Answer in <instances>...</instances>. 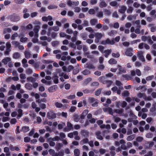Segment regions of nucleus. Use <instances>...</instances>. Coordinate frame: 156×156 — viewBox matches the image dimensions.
Wrapping results in <instances>:
<instances>
[{"mask_svg":"<svg viewBox=\"0 0 156 156\" xmlns=\"http://www.w3.org/2000/svg\"><path fill=\"white\" fill-rule=\"evenodd\" d=\"M79 2L78 1L74 2L70 0H68L67 2V4L69 6L71 7L73 5L77 6L79 4Z\"/></svg>","mask_w":156,"mask_h":156,"instance_id":"nucleus-5","label":"nucleus"},{"mask_svg":"<svg viewBox=\"0 0 156 156\" xmlns=\"http://www.w3.org/2000/svg\"><path fill=\"white\" fill-rule=\"evenodd\" d=\"M40 39L42 41H45L47 40L49 42L51 41L50 39H49V38H48L46 36H43L41 37H40Z\"/></svg>","mask_w":156,"mask_h":156,"instance_id":"nucleus-36","label":"nucleus"},{"mask_svg":"<svg viewBox=\"0 0 156 156\" xmlns=\"http://www.w3.org/2000/svg\"><path fill=\"white\" fill-rule=\"evenodd\" d=\"M74 154L75 156H79L80 154V150L78 149H76L74 150Z\"/></svg>","mask_w":156,"mask_h":156,"instance_id":"nucleus-32","label":"nucleus"},{"mask_svg":"<svg viewBox=\"0 0 156 156\" xmlns=\"http://www.w3.org/2000/svg\"><path fill=\"white\" fill-rule=\"evenodd\" d=\"M19 113L18 115L17 116V118L19 119L22 115L23 111L20 109H19L18 111Z\"/></svg>","mask_w":156,"mask_h":156,"instance_id":"nucleus-31","label":"nucleus"},{"mask_svg":"<svg viewBox=\"0 0 156 156\" xmlns=\"http://www.w3.org/2000/svg\"><path fill=\"white\" fill-rule=\"evenodd\" d=\"M114 112L118 114H121L123 112V109H117L114 110Z\"/></svg>","mask_w":156,"mask_h":156,"instance_id":"nucleus-46","label":"nucleus"},{"mask_svg":"<svg viewBox=\"0 0 156 156\" xmlns=\"http://www.w3.org/2000/svg\"><path fill=\"white\" fill-rule=\"evenodd\" d=\"M82 39L84 40H87V37L85 33H82L80 35Z\"/></svg>","mask_w":156,"mask_h":156,"instance_id":"nucleus-51","label":"nucleus"},{"mask_svg":"<svg viewBox=\"0 0 156 156\" xmlns=\"http://www.w3.org/2000/svg\"><path fill=\"white\" fill-rule=\"evenodd\" d=\"M19 37H21L20 39V41L21 42H24L26 41L27 40V38L26 37H21V35H19Z\"/></svg>","mask_w":156,"mask_h":156,"instance_id":"nucleus-48","label":"nucleus"},{"mask_svg":"<svg viewBox=\"0 0 156 156\" xmlns=\"http://www.w3.org/2000/svg\"><path fill=\"white\" fill-rule=\"evenodd\" d=\"M11 61V58L9 57H6L4 58L2 60V62L5 65H6L8 62H9Z\"/></svg>","mask_w":156,"mask_h":156,"instance_id":"nucleus-12","label":"nucleus"},{"mask_svg":"<svg viewBox=\"0 0 156 156\" xmlns=\"http://www.w3.org/2000/svg\"><path fill=\"white\" fill-rule=\"evenodd\" d=\"M59 135L60 136V137H59V139L60 140H62L64 138H65L66 137V135L64 133L61 132L60 133Z\"/></svg>","mask_w":156,"mask_h":156,"instance_id":"nucleus-41","label":"nucleus"},{"mask_svg":"<svg viewBox=\"0 0 156 156\" xmlns=\"http://www.w3.org/2000/svg\"><path fill=\"white\" fill-rule=\"evenodd\" d=\"M41 82L44 83H45L47 85H50L51 84V81H47L45 79H43L41 80Z\"/></svg>","mask_w":156,"mask_h":156,"instance_id":"nucleus-19","label":"nucleus"},{"mask_svg":"<svg viewBox=\"0 0 156 156\" xmlns=\"http://www.w3.org/2000/svg\"><path fill=\"white\" fill-rule=\"evenodd\" d=\"M59 156H63L64 155V152L63 150H62L58 152Z\"/></svg>","mask_w":156,"mask_h":156,"instance_id":"nucleus-63","label":"nucleus"},{"mask_svg":"<svg viewBox=\"0 0 156 156\" xmlns=\"http://www.w3.org/2000/svg\"><path fill=\"white\" fill-rule=\"evenodd\" d=\"M47 117L49 119H54L56 118V114L52 111H50L47 113Z\"/></svg>","mask_w":156,"mask_h":156,"instance_id":"nucleus-2","label":"nucleus"},{"mask_svg":"<svg viewBox=\"0 0 156 156\" xmlns=\"http://www.w3.org/2000/svg\"><path fill=\"white\" fill-rule=\"evenodd\" d=\"M27 81H30L32 83H34L36 81L35 79L32 77H27Z\"/></svg>","mask_w":156,"mask_h":156,"instance_id":"nucleus-39","label":"nucleus"},{"mask_svg":"<svg viewBox=\"0 0 156 156\" xmlns=\"http://www.w3.org/2000/svg\"><path fill=\"white\" fill-rule=\"evenodd\" d=\"M101 132L99 131H98L96 132V135L97 136V138L98 139L102 140L103 139V137L101 135Z\"/></svg>","mask_w":156,"mask_h":156,"instance_id":"nucleus-15","label":"nucleus"},{"mask_svg":"<svg viewBox=\"0 0 156 156\" xmlns=\"http://www.w3.org/2000/svg\"><path fill=\"white\" fill-rule=\"evenodd\" d=\"M107 5V4L105 2L102 1L100 3L99 6L101 8H103L106 7Z\"/></svg>","mask_w":156,"mask_h":156,"instance_id":"nucleus-40","label":"nucleus"},{"mask_svg":"<svg viewBox=\"0 0 156 156\" xmlns=\"http://www.w3.org/2000/svg\"><path fill=\"white\" fill-rule=\"evenodd\" d=\"M122 96L123 97H128L129 95V93L128 91H124L122 94Z\"/></svg>","mask_w":156,"mask_h":156,"instance_id":"nucleus-24","label":"nucleus"},{"mask_svg":"<svg viewBox=\"0 0 156 156\" xmlns=\"http://www.w3.org/2000/svg\"><path fill=\"white\" fill-rule=\"evenodd\" d=\"M112 52V50L111 49H108L107 50H106L105 51V56L107 58L108 57V55L111 53Z\"/></svg>","mask_w":156,"mask_h":156,"instance_id":"nucleus-27","label":"nucleus"},{"mask_svg":"<svg viewBox=\"0 0 156 156\" xmlns=\"http://www.w3.org/2000/svg\"><path fill=\"white\" fill-rule=\"evenodd\" d=\"M85 30H86L87 31L91 33L94 32V30L91 27H87L86 28Z\"/></svg>","mask_w":156,"mask_h":156,"instance_id":"nucleus-50","label":"nucleus"},{"mask_svg":"<svg viewBox=\"0 0 156 156\" xmlns=\"http://www.w3.org/2000/svg\"><path fill=\"white\" fill-rule=\"evenodd\" d=\"M120 9L119 10V12L120 13H124L126 10V7L124 5H121L119 7Z\"/></svg>","mask_w":156,"mask_h":156,"instance_id":"nucleus-9","label":"nucleus"},{"mask_svg":"<svg viewBox=\"0 0 156 156\" xmlns=\"http://www.w3.org/2000/svg\"><path fill=\"white\" fill-rule=\"evenodd\" d=\"M137 96L139 98H143L144 99H146V96L144 93H139L137 94Z\"/></svg>","mask_w":156,"mask_h":156,"instance_id":"nucleus-23","label":"nucleus"},{"mask_svg":"<svg viewBox=\"0 0 156 156\" xmlns=\"http://www.w3.org/2000/svg\"><path fill=\"white\" fill-rule=\"evenodd\" d=\"M33 26L31 24H29L26 26L25 28L26 30H30L32 29Z\"/></svg>","mask_w":156,"mask_h":156,"instance_id":"nucleus-45","label":"nucleus"},{"mask_svg":"<svg viewBox=\"0 0 156 156\" xmlns=\"http://www.w3.org/2000/svg\"><path fill=\"white\" fill-rule=\"evenodd\" d=\"M115 84L119 87V88L120 89H123V87L122 86V84L120 81L116 80L115 81Z\"/></svg>","mask_w":156,"mask_h":156,"instance_id":"nucleus-13","label":"nucleus"},{"mask_svg":"<svg viewBox=\"0 0 156 156\" xmlns=\"http://www.w3.org/2000/svg\"><path fill=\"white\" fill-rule=\"evenodd\" d=\"M153 154V153L152 151H150L147 152V154H145L144 156H152Z\"/></svg>","mask_w":156,"mask_h":156,"instance_id":"nucleus-64","label":"nucleus"},{"mask_svg":"<svg viewBox=\"0 0 156 156\" xmlns=\"http://www.w3.org/2000/svg\"><path fill=\"white\" fill-rule=\"evenodd\" d=\"M82 73L83 74L85 75H88L90 73V71L87 69H85Z\"/></svg>","mask_w":156,"mask_h":156,"instance_id":"nucleus-53","label":"nucleus"},{"mask_svg":"<svg viewBox=\"0 0 156 156\" xmlns=\"http://www.w3.org/2000/svg\"><path fill=\"white\" fill-rule=\"evenodd\" d=\"M20 53L16 52L14 53L13 55V58L15 59H18L20 58Z\"/></svg>","mask_w":156,"mask_h":156,"instance_id":"nucleus-25","label":"nucleus"},{"mask_svg":"<svg viewBox=\"0 0 156 156\" xmlns=\"http://www.w3.org/2000/svg\"><path fill=\"white\" fill-rule=\"evenodd\" d=\"M27 61L25 58H23L22 61L23 67L27 68L28 66V65L27 64Z\"/></svg>","mask_w":156,"mask_h":156,"instance_id":"nucleus-14","label":"nucleus"},{"mask_svg":"<svg viewBox=\"0 0 156 156\" xmlns=\"http://www.w3.org/2000/svg\"><path fill=\"white\" fill-rule=\"evenodd\" d=\"M58 6L56 5H51L48 6V9H55L57 8Z\"/></svg>","mask_w":156,"mask_h":156,"instance_id":"nucleus-49","label":"nucleus"},{"mask_svg":"<svg viewBox=\"0 0 156 156\" xmlns=\"http://www.w3.org/2000/svg\"><path fill=\"white\" fill-rule=\"evenodd\" d=\"M63 146V145L62 143H57L55 148L57 150H60Z\"/></svg>","mask_w":156,"mask_h":156,"instance_id":"nucleus-18","label":"nucleus"},{"mask_svg":"<svg viewBox=\"0 0 156 156\" xmlns=\"http://www.w3.org/2000/svg\"><path fill=\"white\" fill-rule=\"evenodd\" d=\"M103 35L101 33L97 32L95 34V39L94 42L96 43H98L99 42V40L103 36Z\"/></svg>","mask_w":156,"mask_h":156,"instance_id":"nucleus-1","label":"nucleus"},{"mask_svg":"<svg viewBox=\"0 0 156 156\" xmlns=\"http://www.w3.org/2000/svg\"><path fill=\"white\" fill-rule=\"evenodd\" d=\"M10 150L12 151L15 150L16 151H18L20 150V148L16 146L14 147L11 146L10 147Z\"/></svg>","mask_w":156,"mask_h":156,"instance_id":"nucleus-52","label":"nucleus"},{"mask_svg":"<svg viewBox=\"0 0 156 156\" xmlns=\"http://www.w3.org/2000/svg\"><path fill=\"white\" fill-rule=\"evenodd\" d=\"M117 61H116L113 59V58H111V59L108 61V62L109 64H116L117 63Z\"/></svg>","mask_w":156,"mask_h":156,"instance_id":"nucleus-37","label":"nucleus"},{"mask_svg":"<svg viewBox=\"0 0 156 156\" xmlns=\"http://www.w3.org/2000/svg\"><path fill=\"white\" fill-rule=\"evenodd\" d=\"M55 106L58 108H61L63 106L62 104L59 103L58 102H56L55 103Z\"/></svg>","mask_w":156,"mask_h":156,"instance_id":"nucleus-38","label":"nucleus"},{"mask_svg":"<svg viewBox=\"0 0 156 156\" xmlns=\"http://www.w3.org/2000/svg\"><path fill=\"white\" fill-rule=\"evenodd\" d=\"M110 5L114 7L118 5L117 2L115 1H113L111 2L110 3Z\"/></svg>","mask_w":156,"mask_h":156,"instance_id":"nucleus-44","label":"nucleus"},{"mask_svg":"<svg viewBox=\"0 0 156 156\" xmlns=\"http://www.w3.org/2000/svg\"><path fill=\"white\" fill-rule=\"evenodd\" d=\"M115 43V42L114 40H110L108 38L106 40L102 41L101 42V44L104 45L107 44L113 45Z\"/></svg>","mask_w":156,"mask_h":156,"instance_id":"nucleus-3","label":"nucleus"},{"mask_svg":"<svg viewBox=\"0 0 156 156\" xmlns=\"http://www.w3.org/2000/svg\"><path fill=\"white\" fill-rule=\"evenodd\" d=\"M97 16L99 18H102L103 16V12L102 11L97 12Z\"/></svg>","mask_w":156,"mask_h":156,"instance_id":"nucleus-43","label":"nucleus"},{"mask_svg":"<svg viewBox=\"0 0 156 156\" xmlns=\"http://www.w3.org/2000/svg\"><path fill=\"white\" fill-rule=\"evenodd\" d=\"M33 71L30 68H28L26 70V73L28 75L31 74L32 73Z\"/></svg>","mask_w":156,"mask_h":156,"instance_id":"nucleus-42","label":"nucleus"},{"mask_svg":"<svg viewBox=\"0 0 156 156\" xmlns=\"http://www.w3.org/2000/svg\"><path fill=\"white\" fill-rule=\"evenodd\" d=\"M40 27L39 26H35V28L34 29V31L36 34H37V33L38 32Z\"/></svg>","mask_w":156,"mask_h":156,"instance_id":"nucleus-58","label":"nucleus"},{"mask_svg":"<svg viewBox=\"0 0 156 156\" xmlns=\"http://www.w3.org/2000/svg\"><path fill=\"white\" fill-rule=\"evenodd\" d=\"M127 104V103L126 101H123L121 103V106L122 108H125Z\"/></svg>","mask_w":156,"mask_h":156,"instance_id":"nucleus-61","label":"nucleus"},{"mask_svg":"<svg viewBox=\"0 0 156 156\" xmlns=\"http://www.w3.org/2000/svg\"><path fill=\"white\" fill-rule=\"evenodd\" d=\"M30 129L28 126H23L20 130L21 131H22L24 132H26L29 131Z\"/></svg>","mask_w":156,"mask_h":156,"instance_id":"nucleus-20","label":"nucleus"},{"mask_svg":"<svg viewBox=\"0 0 156 156\" xmlns=\"http://www.w3.org/2000/svg\"><path fill=\"white\" fill-rule=\"evenodd\" d=\"M90 23L91 25L93 26L96 25L98 23V20L97 19L93 18L90 20Z\"/></svg>","mask_w":156,"mask_h":156,"instance_id":"nucleus-16","label":"nucleus"},{"mask_svg":"<svg viewBox=\"0 0 156 156\" xmlns=\"http://www.w3.org/2000/svg\"><path fill=\"white\" fill-rule=\"evenodd\" d=\"M104 13L105 15L107 16H109L111 15V12L109 10L105 9L104 10Z\"/></svg>","mask_w":156,"mask_h":156,"instance_id":"nucleus-35","label":"nucleus"},{"mask_svg":"<svg viewBox=\"0 0 156 156\" xmlns=\"http://www.w3.org/2000/svg\"><path fill=\"white\" fill-rule=\"evenodd\" d=\"M57 89V87L56 85H53L51 87H49L48 89V90L49 92H53L55 91H56Z\"/></svg>","mask_w":156,"mask_h":156,"instance_id":"nucleus-8","label":"nucleus"},{"mask_svg":"<svg viewBox=\"0 0 156 156\" xmlns=\"http://www.w3.org/2000/svg\"><path fill=\"white\" fill-rule=\"evenodd\" d=\"M89 140L87 138H85L81 140L80 142V143L82 144H83L88 143Z\"/></svg>","mask_w":156,"mask_h":156,"instance_id":"nucleus-30","label":"nucleus"},{"mask_svg":"<svg viewBox=\"0 0 156 156\" xmlns=\"http://www.w3.org/2000/svg\"><path fill=\"white\" fill-rule=\"evenodd\" d=\"M86 65H87V67L90 69H94L95 68L94 66L90 63H87Z\"/></svg>","mask_w":156,"mask_h":156,"instance_id":"nucleus-29","label":"nucleus"},{"mask_svg":"<svg viewBox=\"0 0 156 156\" xmlns=\"http://www.w3.org/2000/svg\"><path fill=\"white\" fill-rule=\"evenodd\" d=\"M42 20L44 21H51L52 20V17L51 16H43L42 18Z\"/></svg>","mask_w":156,"mask_h":156,"instance_id":"nucleus-10","label":"nucleus"},{"mask_svg":"<svg viewBox=\"0 0 156 156\" xmlns=\"http://www.w3.org/2000/svg\"><path fill=\"white\" fill-rule=\"evenodd\" d=\"M35 37H34L32 39V41L34 43H38V39L37 38L38 37V35L37 34H35Z\"/></svg>","mask_w":156,"mask_h":156,"instance_id":"nucleus-28","label":"nucleus"},{"mask_svg":"<svg viewBox=\"0 0 156 156\" xmlns=\"http://www.w3.org/2000/svg\"><path fill=\"white\" fill-rule=\"evenodd\" d=\"M12 30L10 28H6L4 29L3 33L5 34L6 33H11V32Z\"/></svg>","mask_w":156,"mask_h":156,"instance_id":"nucleus-33","label":"nucleus"},{"mask_svg":"<svg viewBox=\"0 0 156 156\" xmlns=\"http://www.w3.org/2000/svg\"><path fill=\"white\" fill-rule=\"evenodd\" d=\"M25 58L27 59L30 58L31 57V54L30 52L28 51H25L24 52Z\"/></svg>","mask_w":156,"mask_h":156,"instance_id":"nucleus-21","label":"nucleus"},{"mask_svg":"<svg viewBox=\"0 0 156 156\" xmlns=\"http://www.w3.org/2000/svg\"><path fill=\"white\" fill-rule=\"evenodd\" d=\"M99 152L101 154H104L105 153L106 150L103 148H100L99 150Z\"/></svg>","mask_w":156,"mask_h":156,"instance_id":"nucleus-60","label":"nucleus"},{"mask_svg":"<svg viewBox=\"0 0 156 156\" xmlns=\"http://www.w3.org/2000/svg\"><path fill=\"white\" fill-rule=\"evenodd\" d=\"M135 137V134H132L128 136L126 138V140L128 141H132L133 140Z\"/></svg>","mask_w":156,"mask_h":156,"instance_id":"nucleus-17","label":"nucleus"},{"mask_svg":"<svg viewBox=\"0 0 156 156\" xmlns=\"http://www.w3.org/2000/svg\"><path fill=\"white\" fill-rule=\"evenodd\" d=\"M133 51V50L132 48H129L126 49L125 52V54L127 56H131L133 55L132 53Z\"/></svg>","mask_w":156,"mask_h":156,"instance_id":"nucleus-4","label":"nucleus"},{"mask_svg":"<svg viewBox=\"0 0 156 156\" xmlns=\"http://www.w3.org/2000/svg\"><path fill=\"white\" fill-rule=\"evenodd\" d=\"M143 52L141 51H140L138 54V57L139 59L143 62H145V59L143 55Z\"/></svg>","mask_w":156,"mask_h":156,"instance_id":"nucleus-11","label":"nucleus"},{"mask_svg":"<svg viewBox=\"0 0 156 156\" xmlns=\"http://www.w3.org/2000/svg\"><path fill=\"white\" fill-rule=\"evenodd\" d=\"M67 125L69 130H71L73 128V126L72 124L69 122H67Z\"/></svg>","mask_w":156,"mask_h":156,"instance_id":"nucleus-59","label":"nucleus"},{"mask_svg":"<svg viewBox=\"0 0 156 156\" xmlns=\"http://www.w3.org/2000/svg\"><path fill=\"white\" fill-rule=\"evenodd\" d=\"M48 141L52 140L54 141H58L60 140L59 137L58 136H56L53 138H49L48 139Z\"/></svg>","mask_w":156,"mask_h":156,"instance_id":"nucleus-22","label":"nucleus"},{"mask_svg":"<svg viewBox=\"0 0 156 156\" xmlns=\"http://www.w3.org/2000/svg\"><path fill=\"white\" fill-rule=\"evenodd\" d=\"M12 44L15 46L16 47H17L19 46L20 44L19 42L17 41H13L12 42Z\"/></svg>","mask_w":156,"mask_h":156,"instance_id":"nucleus-57","label":"nucleus"},{"mask_svg":"<svg viewBox=\"0 0 156 156\" xmlns=\"http://www.w3.org/2000/svg\"><path fill=\"white\" fill-rule=\"evenodd\" d=\"M80 133L82 136H84L85 138L88 137L89 136V133L87 130H82L81 131Z\"/></svg>","mask_w":156,"mask_h":156,"instance_id":"nucleus-6","label":"nucleus"},{"mask_svg":"<svg viewBox=\"0 0 156 156\" xmlns=\"http://www.w3.org/2000/svg\"><path fill=\"white\" fill-rule=\"evenodd\" d=\"M26 88L28 90H31L32 89V85L29 84H27L25 85Z\"/></svg>","mask_w":156,"mask_h":156,"instance_id":"nucleus-54","label":"nucleus"},{"mask_svg":"<svg viewBox=\"0 0 156 156\" xmlns=\"http://www.w3.org/2000/svg\"><path fill=\"white\" fill-rule=\"evenodd\" d=\"M42 62L44 64H48L52 62V61L51 60H47L44 59L42 60Z\"/></svg>","mask_w":156,"mask_h":156,"instance_id":"nucleus-55","label":"nucleus"},{"mask_svg":"<svg viewBox=\"0 0 156 156\" xmlns=\"http://www.w3.org/2000/svg\"><path fill=\"white\" fill-rule=\"evenodd\" d=\"M18 36V34L17 33H15L13 34H12L11 37V39L12 40H14L16 37Z\"/></svg>","mask_w":156,"mask_h":156,"instance_id":"nucleus-56","label":"nucleus"},{"mask_svg":"<svg viewBox=\"0 0 156 156\" xmlns=\"http://www.w3.org/2000/svg\"><path fill=\"white\" fill-rule=\"evenodd\" d=\"M116 33V31L115 30H112L108 33V34L110 36H112Z\"/></svg>","mask_w":156,"mask_h":156,"instance_id":"nucleus-47","label":"nucleus"},{"mask_svg":"<svg viewBox=\"0 0 156 156\" xmlns=\"http://www.w3.org/2000/svg\"><path fill=\"white\" fill-rule=\"evenodd\" d=\"M119 72L118 74H122V73H124L126 72V70L123 68H120L119 69Z\"/></svg>","mask_w":156,"mask_h":156,"instance_id":"nucleus-26","label":"nucleus"},{"mask_svg":"<svg viewBox=\"0 0 156 156\" xmlns=\"http://www.w3.org/2000/svg\"><path fill=\"white\" fill-rule=\"evenodd\" d=\"M10 20L13 22H17L19 21L20 19V17L18 16L15 15H12L10 17Z\"/></svg>","mask_w":156,"mask_h":156,"instance_id":"nucleus-7","label":"nucleus"},{"mask_svg":"<svg viewBox=\"0 0 156 156\" xmlns=\"http://www.w3.org/2000/svg\"><path fill=\"white\" fill-rule=\"evenodd\" d=\"M86 42L89 44H90L94 42V40L91 39L89 38L87 39Z\"/></svg>","mask_w":156,"mask_h":156,"instance_id":"nucleus-62","label":"nucleus"},{"mask_svg":"<svg viewBox=\"0 0 156 156\" xmlns=\"http://www.w3.org/2000/svg\"><path fill=\"white\" fill-rule=\"evenodd\" d=\"M144 140V138L141 136H138L136 137V140L139 142H141Z\"/></svg>","mask_w":156,"mask_h":156,"instance_id":"nucleus-34","label":"nucleus"}]
</instances>
